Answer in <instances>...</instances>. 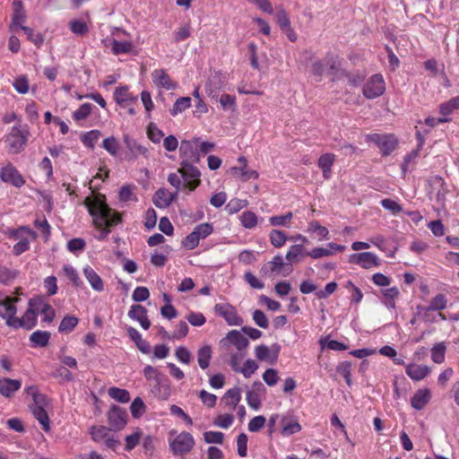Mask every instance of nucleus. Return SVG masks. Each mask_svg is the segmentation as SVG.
Wrapping results in <instances>:
<instances>
[{
	"instance_id": "23",
	"label": "nucleus",
	"mask_w": 459,
	"mask_h": 459,
	"mask_svg": "<svg viewBox=\"0 0 459 459\" xmlns=\"http://www.w3.org/2000/svg\"><path fill=\"white\" fill-rule=\"evenodd\" d=\"M431 393L427 387L420 388L415 392L411 398V405L415 410H422L430 401Z\"/></svg>"
},
{
	"instance_id": "32",
	"label": "nucleus",
	"mask_w": 459,
	"mask_h": 459,
	"mask_svg": "<svg viewBox=\"0 0 459 459\" xmlns=\"http://www.w3.org/2000/svg\"><path fill=\"white\" fill-rule=\"evenodd\" d=\"M24 392L26 394L32 397L33 404L30 407H46L47 396L40 393L36 385L25 387Z\"/></svg>"
},
{
	"instance_id": "25",
	"label": "nucleus",
	"mask_w": 459,
	"mask_h": 459,
	"mask_svg": "<svg viewBox=\"0 0 459 459\" xmlns=\"http://www.w3.org/2000/svg\"><path fill=\"white\" fill-rule=\"evenodd\" d=\"M281 435L289 437L301 430V425L294 416H283L281 420Z\"/></svg>"
},
{
	"instance_id": "31",
	"label": "nucleus",
	"mask_w": 459,
	"mask_h": 459,
	"mask_svg": "<svg viewBox=\"0 0 459 459\" xmlns=\"http://www.w3.org/2000/svg\"><path fill=\"white\" fill-rule=\"evenodd\" d=\"M241 400V392L239 387L229 389L222 397V402L230 411L237 408Z\"/></svg>"
},
{
	"instance_id": "49",
	"label": "nucleus",
	"mask_w": 459,
	"mask_h": 459,
	"mask_svg": "<svg viewBox=\"0 0 459 459\" xmlns=\"http://www.w3.org/2000/svg\"><path fill=\"white\" fill-rule=\"evenodd\" d=\"M239 220L241 222V225L246 229H253L257 225V216L255 212L251 211H246L244 212L240 216Z\"/></svg>"
},
{
	"instance_id": "56",
	"label": "nucleus",
	"mask_w": 459,
	"mask_h": 459,
	"mask_svg": "<svg viewBox=\"0 0 459 459\" xmlns=\"http://www.w3.org/2000/svg\"><path fill=\"white\" fill-rule=\"evenodd\" d=\"M143 376L148 381L153 380L155 382V385H159L161 383L160 373L159 372V370L156 368H154L151 365H147L143 368Z\"/></svg>"
},
{
	"instance_id": "55",
	"label": "nucleus",
	"mask_w": 459,
	"mask_h": 459,
	"mask_svg": "<svg viewBox=\"0 0 459 459\" xmlns=\"http://www.w3.org/2000/svg\"><path fill=\"white\" fill-rule=\"evenodd\" d=\"M34 226L39 230L41 231L42 235L45 238V240H48L50 235H51V227L49 223L48 222L47 219L45 217L42 218H37L34 221Z\"/></svg>"
},
{
	"instance_id": "35",
	"label": "nucleus",
	"mask_w": 459,
	"mask_h": 459,
	"mask_svg": "<svg viewBox=\"0 0 459 459\" xmlns=\"http://www.w3.org/2000/svg\"><path fill=\"white\" fill-rule=\"evenodd\" d=\"M127 333L143 353L148 354L150 352V343L142 338L141 333L135 328L129 327Z\"/></svg>"
},
{
	"instance_id": "19",
	"label": "nucleus",
	"mask_w": 459,
	"mask_h": 459,
	"mask_svg": "<svg viewBox=\"0 0 459 459\" xmlns=\"http://www.w3.org/2000/svg\"><path fill=\"white\" fill-rule=\"evenodd\" d=\"M128 316L139 322L144 330H148L151 326V322L147 316V310L142 305H133L128 311Z\"/></svg>"
},
{
	"instance_id": "57",
	"label": "nucleus",
	"mask_w": 459,
	"mask_h": 459,
	"mask_svg": "<svg viewBox=\"0 0 459 459\" xmlns=\"http://www.w3.org/2000/svg\"><path fill=\"white\" fill-rule=\"evenodd\" d=\"M293 213L289 212L282 215L272 216L269 218V222L272 226H287L292 220Z\"/></svg>"
},
{
	"instance_id": "42",
	"label": "nucleus",
	"mask_w": 459,
	"mask_h": 459,
	"mask_svg": "<svg viewBox=\"0 0 459 459\" xmlns=\"http://www.w3.org/2000/svg\"><path fill=\"white\" fill-rule=\"evenodd\" d=\"M50 339V333L48 331H35L30 336V340L34 347H45L48 345Z\"/></svg>"
},
{
	"instance_id": "14",
	"label": "nucleus",
	"mask_w": 459,
	"mask_h": 459,
	"mask_svg": "<svg viewBox=\"0 0 459 459\" xmlns=\"http://www.w3.org/2000/svg\"><path fill=\"white\" fill-rule=\"evenodd\" d=\"M19 298L5 297L3 300H0V318L5 319V323L8 325L9 320H13L17 313V307L15 303L19 301Z\"/></svg>"
},
{
	"instance_id": "5",
	"label": "nucleus",
	"mask_w": 459,
	"mask_h": 459,
	"mask_svg": "<svg viewBox=\"0 0 459 459\" xmlns=\"http://www.w3.org/2000/svg\"><path fill=\"white\" fill-rule=\"evenodd\" d=\"M366 141L375 143L384 157L389 156L398 147L399 143L394 134H369L366 135Z\"/></svg>"
},
{
	"instance_id": "22",
	"label": "nucleus",
	"mask_w": 459,
	"mask_h": 459,
	"mask_svg": "<svg viewBox=\"0 0 459 459\" xmlns=\"http://www.w3.org/2000/svg\"><path fill=\"white\" fill-rule=\"evenodd\" d=\"M178 192L172 194L165 188H160L155 192L152 202L158 208L165 209L172 204Z\"/></svg>"
},
{
	"instance_id": "59",
	"label": "nucleus",
	"mask_w": 459,
	"mask_h": 459,
	"mask_svg": "<svg viewBox=\"0 0 459 459\" xmlns=\"http://www.w3.org/2000/svg\"><path fill=\"white\" fill-rule=\"evenodd\" d=\"M189 331V327L185 321H180L173 333H171V340H182L186 337Z\"/></svg>"
},
{
	"instance_id": "4",
	"label": "nucleus",
	"mask_w": 459,
	"mask_h": 459,
	"mask_svg": "<svg viewBox=\"0 0 459 459\" xmlns=\"http://www.w3.org/2000/svg\"><path fill=\"white\" fill-rule=\"evenodd\" d=\"M325 71L328 72L333 81L348 76L347 73L341 69L340 63L337 60L316 61L312 65L311 74L316 82L321 81Z\"/></svg>"
},
{
	"instance_id": "34",
	"label": "nucleus",
	"mask_w": 459,
	"mask_h": 459,
	"mask_svg": "<svg viewBox=\"0 0 459 459\" xmlns=\"http://www.w3.org/2000/svg\"><path fill=\"white\" fill-rule=\"evenodd\" d=\"M212 357V350L210 345H204L197 351V361L202 369H206L210 366Z\"/></svg>"
},
{
	"instance_id": "50",
	"label": "nucleus",
	"mask_w": 459,
	"mask_h": 459,
	"mask_svg": "<svg viewBox=\"0 0 459 459\" xmlns=\"http://www.w3.org/2000/svg\"><path fill=\"white\" fill-rule=\"evenodd\" d=\"M89 433L95 442H101L108 436L109 429L105 426H92Z\"/></svg>"
},
{
	"instance_id": "21",
	"label": "nucleus",
	"mask_w": 459,
	"mask_h": 459,
	"mask_svg": "<svg viewBox=\"0 0 459 459\" xmlns=\"http://www.w3.org/2000/svg\"><path fill=\"white\" fill-rule=\"evenodd\" d=\"M447 304V299L444 294H437L429 302V305L425 308L424 320L426 322L433 323L435 318H429V312L438 311L445 309Z\"/></svg>"
},
{
	"instance_id": "15",
	"label": "nucleus",
	"mask_w": 459,
	"mask_h": 459,
	"mask_svg": "<svg viewBox=\"0 0 459 459\" xmlns=\"http://www.w3.org/2000/svg\"><path fill=\"white\" fill-rule=\"evenodd\" d=\"M31 306L35 307L38 314L42 316L43 322L51 323L54 320L55 309L48 303H46L42 298L31 299Z\"/></svg>"
},
{
	"instance_id": "3",
	"label": "nucleus",
	"mask_w": 459,
	"mask_h": 459,
	"mask_svg": "<svg viewBox=\"0 0 459 459\" xmlns=\"http://www.w3.org/2000/svg\"><path fill=\"white\" fill-rule=\"evenodd\" d=\"M194 437L186 431L177 434V430L169 432V446L174 455H184L192 451L195 446Z\"/></svg>"
},
{
	"instance_id": "18",
	"label": "nucleus",
	"mask_w": 459,
	"mask_h": 459,
	"mask_svg": "<svg viewBox=\"0 0 459 459\" xmlns=\"http://www.w3.org/2000/svg\"><path fill=\"white\" fill-rule=\"evenodd\" d=\"M326 247H315L312 250L306 252V255L310 256L313 259H318L324 256H330L334 254V252H342L345 249V247L342 245H338L335 243H328Z\"/></svg>"
},
{
	"instance_id": "51",
	"label": "nucleus",
	"mask_w": 459,
	"mask_h": 459,
	"mask_svg": "<svg viewBox=\"0 0 459 459\" xmlns=\"http://www.w3.org/2000/svg\"><path fill=\"white\" fill-rule=\"evenodd\" d=\"M271 244L277 248L283 247L287 240L286 234L279 230H273L269 234Z\"/></svg>"
},
{
	"instance_id": "58",
	"label": "nucleus",
	"mask_w": 459,
	"mask_h": 459,
	"mask_svg": "<svg viewBox=\"0 0 459 459\" xmlns=\"http://www.w3.org/2000/svg\"><path fill=\"white\" fill-rule=\"evenodd\" d=\"M63 272L65 275L74 283L75 287H80L82 284L77 271L70 264H65L63 266Z\"/></svg>"
},
{
	"instance_id": "44",
	"label": "nucleus",
	"mask_w": 459,
	"mask_h": 459,
	"mask_svg": "<svg viewBox=\"0 0 459 459\" xmlns=\"http://www.w3.org/2000/svg\"><path fill=\"white\" fill-rule=\"evenodd\" d=\"M108 393L112 399L119 403H126L130 401V394L126 389L112 386L108 389Z\"/></svg>"
},
{
	"instance_id": "8",
	"label": "nucleus",
	"mask_w": 459,
	"mask_h": 459,
	"mask_svg": "<svg viewBox=\"0 0 459 459\" xmlns=\"http://www.w3.org/2000/svg\"><path fill=\"white\" fill-rule=\"evenodd\" d=\"M385 91V82L381 74L372 75L365 83L363 94L368 99H375L381 96Z\"/></svg>"
},
{
	"instance_id": "10",
	"label": "nucleus",
	"mask_w": 459,
	"mask_h": 459,
	"mask_svg": "<svg viewBox=\"0 0 459 459\" xmlns=\"http://www.w3.org/2000/svg\"><path fill=\"white\" fill-rule=\"evenodd\" d=\"M152 81L159 91H172L178 87V83L164 69H155L152 73Z\"/></svg>"
},
{
	"instance_id": "24",
	"label": "nucleus",
	"mask_w": 459,
	"mask_h": 459,
	"mask_svg": "<svg viewBox=\"0 0 459 459\" xmlns=\"http://www.w3.org/2000/svg\"><path fill=\"white\" fill-rule=\"evenodd\" d=\"M405 372L407 376L414 381L424 379L430 373V368L426 365L411 363L406 366Z\"/></svg>"
},
{
	"instance_id": "33",
	"label": "nucleus",
	"mask_w": 459,
	"mask_h": 459,
	"mask_svg": "<svg viewBox=\"0 0 459 459\" xmlns=\"http://www.w3.org/2000/svg\"><path fill=\"white\" fill-rule=\"evenodd\" d=\"M198 145V138H193L192 140H184L180 143V152L189 158H195L198 160V154L196 153Z\"/></svg>"
},
{
	"instance_id": "26",
	"label": "nucleus",
	"mask_w": 459,
	"mask_h": 459,
	"mask_svg": "<svg viewBox=\"0 0 459 459\" xmlns=\"http://www.w3.org/2000/svg\"><path fill=\"white\" fill-rule=\"evenodd\" d=\"M13 15L10 24V29L16 31L18 29L22 30V27H24L23 23L25 22L26 15L21 1H14L13 3Z\"/></svg>"
},
{
	"instance_id": "62",
	"label": "nucleus",
	"mask_w": 459,
	"mask_h": 459,
	"mask_svg": "<svg viewBox=\"0 0 459 459\" xmlns=\"http://www.w3.org/2000/svg\"><path fill=\"white\" fill-rule=\"evenodd\" d=\"M102 147L111 155L116 156L118 152L119 143L117 140L113 137H108L103 140Z\"/></svg>"
},
{
	"instance_id": "17",
	"label": "nucleus",
	"mask_w": 459,
	"mask_h": 459,
	"mask_svg": "<svg viewBox=\"0 0 459 459\" xmlns=\"http://www.w3.org/2000/svg\"><path fill=\"white\" fill-rule=\"evenodd\" d=\"M280 346L273 345L271 348L264 344L257 345L255 349V357L262 361L274 363L279 356Z\"/></svg>"
},
{
	"instance_id": "27",
	"label": "nucleus",
	"mask_w": 459,
	"mask_h": 459,
	"mask_svg": "<svg viewBox=\"0 0 459 459\" xmlns=\"http://www.w3.org/2000/svg\"><path fill=\"white\" fill-rule=\"evenodd\" d=\"M124 143L128 151L130 152L132 158L136 159L139 156L147 157L148 149L145 146L139 143L136 140L131 138L129 135H124Z\"/></svg>"
},
{
	"instance_id": "45",
	"label": "nucleus",
	"mask_w": 459,
	"mask_h": 459,
	"mask_svg": "<svg viewBox=\"0 0 459 459\" xmlns=\"http://www.w3.org/2000/svg\"><path fill=\"white\" fill-rule=\"evenodd\" d=\"M100 135L101 134L99 130H91L82 134L81 136V141L84 146L91 150H93Z\"/></svg>"
},
{
	"instance_id": "48",
	"label": "nucleus",
	"mask_w": 459,
	"mask_h": 459,
	"mask_svg": "<svg viewBox=\"0 0 459 459\" xmlns=\"http://www.w3.org/2000/svg\"><path fill=\"white\" fill-rule=\"evenodd\" d=\"M382 294L385 299V305L388 308H395V299L398 298L400 292L396 287L383 290Z\"/></svg>"
},
{
	"instance_id": "38",
	"label": "nucleus",
	"mask_w": 459,
	"mask_h": 459,
	"mask_svg": "<svg viewBox=\"0 0 459 459\" xmlns=\"http://www.w3.org/2000/svg\"><path fill=\"white\" fill-rule=\"evenodd\" d=\"M446 345L444 342L435 343L430 349L431 359L437 364H441L446 359Z\"/></svg>"
},
{
	"instance_id": "40",
	"label": "nucleus",
	"mask_w": 459,
	"mask_h": 459,
	"mask_svg": "<svg viewBox=\"0 0 459 459\" xmlns=\"http://www.w3.org/2000/svg\"><path fill=\"white\" fill-rule=\"evenodd\" d=\"M181 165L182 167L178 169V172L181 174V177L185 181L187 179L200 178L201 172L196 167L186 161H183Z\"/></svg>"
},
{
	"instance_id": "36",
	"label": "nucleus",
	"mask_w": 459,
	"mask_h": 459,
	"mask_svg": "<svg viewBox=\"0 0 459 459\" xmlns=\"http://www.w3.org/2000/svg\"><path fill=\"white\" fill-rule=\"evenodd\" d=\"M26 234L27 236L30 237L31 239L35 240L38 238V234L36 231L32 230L28 226H21L17 229H13L9 230V238L14 240H20L22 238H25L23 235Z\"/></svg>"
},
{
	"instance_id": "12",
	"label": "nucleus",
	"mask_w": 459,
	"mask_h": 459,
	"mask_svg": "<svg viewBox=\"0 0 459 459\" xmlns=\"http://www.w3.org/2000/svg\"><path fill=\"white\" fill-rule=\"evenodd\" d=\"M0 178L2 181L9 183L15 187H21L25 184L22 175L10 162L1 169Z\"/></svg>"
},
{
	"instance_id": "37",
	"label": "nucleus",
	"mask_w": 459,
	"mask_h": 459,
	"mask_svg": "<svg viewBox=\"0 0 459 459\" xmlns=\"http://www.w3.org/2000/svg\"><path fill=\"white\" fill-rule=\"evenodd\" d=\"M33 416L41 425L44 431L48 432L50 429L49 417L45 410V407H30Z\"/></svg>"
},
{
	"instance_id": "54",
	"label": "nucleus",
	"mask_w": 459,
	"mask_h": 459,
	"mask_svg": "<svg viewBox=\"0 0 459 459\" xmlns=\"http://www.w3.org/2000/svg\"><path fill=\"white\" fill-rule=\"evenodd\" d=\"M459 109V96H456L440 105L441 115H449Z\"/></svg>"
},
{
	"instance_id": "53",
	"label": "nucleus",
	"mask_w": 459,
	"mask_h": 459,
	"mask_svg": "<svg viewBox=\"0 0 459 459\" xmlns=\"http://www.w3.org/2000/svg\"><path fill=\"white\" fill-rule=\"evenodd\" d=\"M131 414L134 419H139L146 411V406L141 397L134 399L130 405Z\"/></svg>"
},
{
	"instance_id": "47",
	"label": "nucleus",
	"mask_w": 459,
	"mask_h": 459,
	"mask_svg": "<svg viewBox=\"0 0 459 459\" xmlns=\"http://www.w3.org/2000/svg\"><path fill=\"white\" fill-rule=\"evenodd\" d=\"M307 231L316 233L319 237V240L329 239L328 229L326 227L321 226L316 221L308 222Z\"/></svg>"
},
{
	"instance_id": "13",
	"label": "nucleus",
	"mask_w": 459,
	"mask_h": 459,
	"mask_svg": "<svg viewBox=\"0 0 459 459\" xmlns=\"http://www.w3.org/2000/svg\"><path fill=\"white\" fill-rule=\"evenodd\" d=\"M350 261L358 264L364 269H370L372 267H377L380 265L377 255L372 252L352 254L351 255Z\"/></svg>"
},
{
	"instance_id": "64",
	"label": "nucleus",
	"mask_w": 459,
	"mask_h": 459,
	"mask_svg": "<svg viewBox=\"0 0 459 459\" xmlns=\"http://www.w3.org/2000/svg\"><path fill=\"white\" fill-rule=\"evenodd\" d=\"M258 368L257 363L253 359H247L244 366L238 370L239 373H241L246 378L250 377Z\"/></svg>"
},
{
	"instance_id": "11",
	"label": "nucleus",
	"mask_w": 459,
	"mask_h": 459,
	"mask_svg": "<svg viewBox=\"0 0 459 459\" xmlns=\"http://www.w3.org/2000/svg\"><path fill=\"white\" fill-rule=\"evenodd\" d=\"M108 424L113 430H121L127 423L126 410L117 405H112L107 414Z\"/></svg>"
},
{
	"instance_id": "60",
	"label": "nucleus",
	"mask_w": 459,
	"mask_h": 459,
	"mask_svg": "<svg viewBox=\"0 0 459 459\" xmlns=\"http://www.w3.org/2000/svg\"><path fill=\"white\" fill-rule=\"evenodd\" d=\"M337 372L342 376L348 385H351V363L342 361L337 366Z\"/></svg>"
},
{
	"instance_id": "39",
	"label": "nucleus",
	"mask_w": 459,
	"mask_h": 459,
	"mask_svg": "<svg viewBox=\"0 0 459 459\" xmlns=\"http://www.w3.org/2000/svg\"><path fill=\"white\" fill-rule=\"evenodd\" d=\"M420 150L415 148L404 156L403 163L401 164V169L403 174L416 165L417 160L420 158Z\"/></svg>"
},
{
	"instance_id": "2",
	"label": "nucleus",
	"mask_w": 459,
	"mask_h": 459,
	"mask_svg": "<svg viewBox=\"0 0 459 459\" xmlns=\"http://www.w3.org/2000/svg\"><path fill=\"white\" fill-rule=\"evenodd\" d=\"M30 130L27 125L13 126L10 132L5 135V147L10 154H19L26 147Z\"/></svg>"
},
{
	"instance_id": "41",
	"label": "nucleus",
	"mask_w": 459,
	"mask_h": 459,
	"mask_svg": "<svg viewBox=\"0 0 459 459\" xmlns=\"http://www.w3.org/2000/svg\"><path fill=\"white\" fill-rule=\"evenodd\" d=\"M205 91L208 95L216 93L221 88V80L218 73H212L208 77L204 85Z\"/></svg>"
},
{
	"instance_id": "7",
	"label": "nucleus",
	"mask_w": 459,
	"mask_h": 459,
	"mask_svg": "<svg viewBox=\"0 0 459 459\" xmlns=\"http://www.w3.org/2000/svg\"><path fill=\"white\" fill-rule=\"evenodd\" d=\"M38 321V311L35 307L31 306V299L29 301V307L22 317L14 316L13 319L9 320L8 326L18 329L24 328L27 330L32 329Z\"/></svg>"
},
{
	"instance_id": "43",
	"label": "nucleus",
	"mask_w": 459,
	"mask_h": 459,
	"mask_svg": "<svg viewBox=\"0 0 459 459\" xmlns=\"http://www.w3.org/2000/svg\"><path fill=\"white\" fill-rule=\"evenodd\" d=\"M135 189L134 185H124L120 187L118 192V199L122 203H127L131 201H137V197L134 193Z\"/></svg>"
},
{
	"instance_id": "20",
	"label": "nucleus",
	"mask_w": 459,
	"mask_h": 459,
	"mask_svg": "<svg viewBox=\"0 0 459 459\" xmlns=\"http://www.w3.org/2000/svg\"><path fill=\"white\" fill-rule=\"evenodd\" d=\"M22 387V381L8 377L0 378V394L5 398H11Z\"/></svg>"
},
{
	"instance_id": "28",
	"label": "nucleus",
	"mask_w": 459,
	"mask_h": 459,
	"mask_svg": "<svg viewBox=\"0 0 459 459\" xmlns=\"http://www.w3.org/2000/svg\"><path fill=\"white\" fill-rule=\"evenodd\" d=\"M105 46L109 48L113 54L119 55V54H127L130 53L133 48L134 45L131 41H118L117 39H111L105 40Z\"/></svg>"
},
{
	"instance_id": "30",
	"label": "nucleus",
	"mask_w": 459,
	"mask_h": 459,
	"mask_svg": "<svg viewBox=\"0 0 459 459\" xmlns=\"http://www.w3.org/2000/svg\"><path fill=\"white\" fill-rule=\"evenodd\" d=\"M334 161L335 155L333 153H324L319 157L317 165L322 169L325 179H329L332 177V167Z\"/></svg>"
},
{
	"instance_id": "29",
	"label": "nucleus",
	"mask_w": 459,
	"mask_h": 459,
	"mask_svg": "<svg viewBox=\"0 0 459 459\" xmlns=\"http://www.w3.org/2000/svg\"><path fill=\"white\" fill-rule=\"evenodd\" d=\"M83 275L94 290L100 292L104 290V282L93 268L89 265L85 266Z\"/></svg>"
},
{
	"instance_id": "1",
	"label": "nucleus",
	"mask_w": 459,
	"mask_h": 459,
	"mask_svg": "<svg viewBox=\"0 0 459 459\" xmlns=\"http://www.w3.org/2000/svg\"><path fill=\"white\" fill-rule=\"evenodd\" d=\"M83 205L91 216L94 227L100 231L99 240L107 238L112 228L122 222L121 214L108 206L106 195L103 194L98 193L87 196Z\"/></svg>"
},
{
	"instance_id": "63",
	"label": "nucleus",
	"mask_w": 459,
	"mask_h": 459,
	"mask_svg": "<svg viewBox=\"0 0 459 459\" xmlns=\"http://www.w3.org/2000/svg\"><path fill=\"white\" fill-rule=\"evenodd\" d=\"M14 89L21 94H26L29 91L30 84L25 75L15 78L13 82Z\"/></svg>"
},
{
	"instance_id": "46",
	"label": "nucleus",
	"mask_w": 459,
	"mask_h": 459,
	"mask_svg": "<svg viewBox=\"0 0 459 459\" xmlns=\"http://www.w3.org/2000/svg\"><path fill=\"white\" fill-rule=\"evenodd\" d=\"M78 322H79V319L76 316H65L62 319V321L58 326V331L60 333H70L76 327V325H78Z\"/></svg>"
},
{
	"instance_id": "61",
	"label": "nucleus",
	"mask_w": 459,
	"mask_h": 459,
	"mask_svg": "<svg viewBox=\"0 0 459 459\" xmlns=\"http://www.w3.org/2000/svg\"><path fill=\"white\" fill-rule=\"evenodd\" d=\"M204 439L208 444H222L224 439V434L220 431H205L204 433Z\"/></svg>"
},
{
	"instance_id": "52",
	"label": "nucleus",
	"mask_w": 459,
	"mask_h": 459,
	"mask_svg": "<svg viewBox=\"0 0 459 459\" xmlns=\"http://www.w3.org/2000/svg\"><path fill=\"white\" fill-rule=\"evenodd\" d=\"M219 103L225 112H233L236 108V98L224 93L219 98Z\"/></svg>"
},
{
	"instance_id": "6",
	"label": "nucleus",
	"mask_w": 459,
	"mask_h": 459,
	"mask_svg": "<svg viewBox=\"0 0 459 459\" xmlns=\"http://www.w3.org/2000/svg\"><path fill=\"white\" fill-rule=\"evenodd\" d=\"M220 344L228 352L232 351L231 347H235L238 351H244L247 350L249 342L240 331L231 330L221 340Z\"/></svg>"
},
{
	"instance_id": "16",
	"label": "nucleus",
	"mask_w": 459,
	"mask_h": 459,
	"mask_svg": "<svg viewBox=\"0 0 459 459\" xmlns=\"http://www.w3.org/2000/svg\"><path fill=\"white\" fill-rule=\"evenodd\" d=\"M114 98L118 105L129 108L130 110H132V104L137 102V96L130 92L127 86L117 87L114 92Z\"/></svg>"
},
{
	"instance_id": "9",
	"label": "nucleus",
	"mask_w": 459,
	"mask_h": 459,
	"mask_svg": "<svg viewBox=\"0 0 459 459\" xmlns=\"http://www.w3.org/2000/svg\"><path fill=\"white\" fill-rule=\"evenodd\" d=\"M215 313L223 317L230 325H241L243 319L238 315L236 308L229 303H219L214 306Z\"/></svg>"
}]
</instances>
